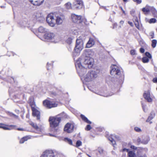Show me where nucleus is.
I'll list each match as a JSON object with an SVG mask.
<instances>
[{
	"label": "nucleus",
	"mask_w": 157,
	"mask_h": 157,
	"mask_svg": "<svg viewBox=\"0 0 157 157\" xmlns=\"http://www.w3.org/2000/svg\"><path fill=\"white\" fill-rule=\"evenodd\" d=\"M94 62L93 58L86 56L79 58L75 63V66L77 71L80 75L83 76L85 72L86 71V68L92 67Z\"/></svg>",
	"instance_id": "1"
},
{
	"label": "nucleus",
	"mask_w": 157,
	"mask_h": 157,
	"mask_svg": "<svg viewBox=\"0 0 157 157\" xmlns=\"http://www.w3.org/2000/svg\"><path fill=\"white\" fill-rule=\"evenodd\" d=\"M61 120V118L60 117H50L49 121L50 122L51 127L53 129L54 132H57L58 130L57 126Z\"/></svg>",
	"instance_id": "2"
},
{
	"label": "nucleus",
	"mask_w": 157,
	"mask_h": 157,
	"mask_svg": "<svg viewBox=\"0 0 157 157\" xmlns=\"http://www.w3.org/2000/svg\"><path fill=\"white\" fill-rule=\"evenodd\" d=\"M83 48V42L80 37L76 40V45L74 50L77 53H79Z\"/></svg>",
	"instance_id": "3"
},
{
	"label": "nucleus",
	"mask_w": 157,
	"mask_h": 157,
	"mask_svg": "<svg viewBox=\"0 0 157 157\" xmlns=\"http://www.w3.org/2000/svg\"><path fill=\"white\" fill-rule=\"evenodd\" d=\"M97 77V74L95 71H90L84 76L85 79L86 81H91L94 80Z\"/></svg>",
	"instance_id": "4"
},
{
	"label": "nucleus",
	"mask_w": 157,
	"mask_h": 157,
	"mask_svg": "<svg viewBox=\"0 0 157 157\" xmlns=\"http://www.w3.org/2000/svg\"><path fill=\"white\" fill-rule=\"evenodd\" d=\"M44 38L45 39L48 40H54L53 41L55 43L58 42L60 40L59 36L58 35H55L52 33H46L44 36Z\"/></svg>",
	"instance_id": "5"
},
{
	"label": "nucleus",
	"mask_w": 157,
	"mask_h": 157,
	"mask_svg": "<svg viewBox=\"0 0 157 157\" xmlns=\"http://www.w3.org/2000/svg\"><path fill=\"white\" fill-rule=\"evenodd\" d=\"M46 21L50 26L54 27L56 24L55 15L52 13L49 14L46 18Z\"/></svg>",
	"instance_id": "6"
},
{
	"label": "nucleus",
	"mask_w": 157,
	"mask_h": 157,
	"mask_svg": "<svg viewBox=\"0 0 157 157\" xmlns=\"http://www.w3.org/2000/svg\"><path fill=\"white\" fill-rule=\"evenodd\" d=\"M111 74L113 76L119 75L121 74L120 68L116 65H113L111 67Z\"/></svg>",
	"instance_id": "7"
},
{
	"label": "nucleus",
	"mask_w": 157,
	"mask_h": 157,
	"mask_svg": "<svg viewBox=\"0 0 157 157\" xmlns=\"http://www.w3.org/2000/svg\"><path fill=\"white\" fill-rule=\"evenodd\" d=\"M75 127V124L73 123H67L64 128V131L67 133H70L73 131Z\"/></svg>",
	"instance_id": "8"
},
{
	"label": "nucleus",
	"mask_w": 157,
	"mask_h": 157,
	"mask_svg": "<svg viewBox=\"0 0 157 157\" xmlns=\"http://www.w3.org/2000/svg\"><path fill=\"white\" fill-rule=\"evenodd\" d=\"M43 104L44 106L49 109L56 107L58 105L56 103L47 100L44 101H43Z\"/></svg>",
	"instance_id": "9"
},
{
	"label": "nucleus",
	"mask_w": 157,
	"mask_h": 157,
	"mask_svg": "<svg viewBox=\"0 0 157 157\" xmlns=\"http://www.w3.org/2000/svg\"><path fill=\"white\" fill-rule=\"evenodd\" d=\"M73 6L76 9H80L83 6V2L81 0H76L73 3Z\"/></svg>",
	"instance_id": "10"
},
{
	"label": "nucleus",
	"mask_w": 157,
	"mask_h": 157,
	"mask_svg": "<svg viewBox=\"0 0 157 157\" xmlns=\"http://www.w3.org/2000/svg\"><path fill=\"white\" fill-rule=\"evenodd\" d=\"M41 157H55V156L52 151L47 150L43 153Z\"/></svg>",
	"instance_id": "11"
},
{
	"label": "nucleus",
	"mask_w": 157,
	"mask_h": 157,
	"mask_svg": "<svg viewBox=\"0 0 157 157\" xmlns=\"http://www.w3.org/2000/svg\"><path fill=\"white\" fill-rule=\"evenodd\" d=\"M55 17L56 18V23L57 25L62 24L64 19V16L60 14H55Z\"/></svg>",
	"instance_id": "12"
},
{
	"label": "nucleus",
	"mask_w": 157,
	"mask_h": 157,
	"mask_svg": "<svg viewBox=\"0 0 157 157\" xmlns=\"http://www.w3.org/2000/svg\"><path fill=\"white\" fill-rule=\"evenodd\" d=\"M71 18L73 21L74 23H80L82 21V17L80 15L72 14L71 15Z\"/></svg>",
	"instance_id": "13"
},
{
	"label": "nucleus",
	"mask_w": 157,
	"mask_h": 157,
	"mask_svg": "<svg viewBox=\"0 0 157 157\" xmlns=\"http://www.w3.org/2000/svg\"><path fill=\"white\" fill-rule=\"evenodd\" d=\"M143 96L148 102H151L152 101V99L150 97V93L149 91H145L143 94Z\"/></svg>",
	"instance_id": "14"
},
{
	"label": "nucleus",
	"mask_w": 157,
	"mask_h": 157,
	"mask_svg": "<svg viewBox=\"0 0 157 157\" xmlns=\"http://www.w3.org/2000/svg\"><path fill=\"white\" fill-rule=\"evenodd\" d=\"M35 16L36 19L38 21L42 22L44 20V17L40 13H36Z\"/></svg>",
	"instance_id": "15"
},
{
	"label": "nucleus",
	"mask_w": 157,
	"mask_h": 157,
	"mask_svg": "<svg viewBox=\"0 0 157 157\" xmlns=\"http://www.w3.org/2000/svg\"><path fill=\"white\" fill-rule=\"evenodd\" d=\"M32 110L33 111V115L34 116H36L37 120L40 119V112L35 108H32Z\"/></svg>",
	"instance_id": "16"
},
{
	"label": "nucleus",
	"mask_w": 157,
	"mask_h": 157,
	"mask_svg": "<svg viewBox=\"0 0 157 157\" xmlns=\"http://www.w3.org/2000/svg\"><path fill=\"white\" fill-rule=\"evenodd\" d=\"M29 1L34 5L39 6L43 3L44 0H29Z\"/></svg>",
	"instance_id": "17"
},
{
	"label": "nucleus",
	"mask_w": 157,
	"mask_h": 157,
	"mask_svg": "<svg viewBox=\"0 0 157 157\" xmlns=\"http://www.w3.org/2000/svg\"><path fill=\"white\" fill-rule=\"evenodd\" d=\"M15 127V126L13 125H10L8 126L2 124H1L0 125V128H2L4 130H10L12 129V128Z\"/></svg>",
	"instance_id": "18"
},
{
	"label": "nucleus",
	"mask_w": 157,
	"mask_h": 157,
	"mask_svg": "<svg viewBox=\"0 0 157 157\" xmlns=\"http://www.w3.org/2000/svg\"><path fill=\"white\" fill-rule=\"evenodd\" d=\"M95 44V42L92 38H90L89 41L87 43L86 47L90 48L93 46Z\"/></svg>",
	"instance_id": "19"
},
{
	"label": "nucleus",
	"mask_w": 157,
	"mask_h": 157,
	"mask_svg": "<svg viewBox=\"0 0 157 157\" xmlns=\"http://www.w3.org/2000/svg\"><path fill=\"white\" fill-rule=\"evenodd\" d=\"M30 124L35 128L38 132L37 133H39L40 131V128L37 126L36 124L33 122H31Z\"/></svg>",
	"instance_id": "20"
},
{
	"label": "nucleus",
	"mask_w": 157,
	"mask_h": 157,
	"mask_svg": "<svg viewBox=\"0 0 157 157\" xmlns=\"http://www.w3.org/2000/svg\"><path fill=\"white\" fill-rule=\"evenodd\" d=\"M155 113L154 112H151V113L150 116L148 117L147 119L146 120V122H149L152 119L155 117Z\"/></svg>",
	"instance_id": "21"
},
{
	"label": "nucleus",
	"mask_w": 157,
	"mask_h": 157,
	"mask_svg": "<svg viewBox=\"0 0 157 157\" xmlns=\"http://www.w3.org/2000/svg\"><path fill=\"white\" fill-rule=\"evenodd\" d=\"M149 140L150 139L149 137H145L144 139L142 140L141 141V143L144 144H146L148 143Z\"/></svg>",
	"instance_id": "22"
},
{
	"label": "nucleus",
	"mask_w": 157,
	"mask_h": 157,
	"mask_svg": "<svg viewBox=\"0 0 157 157\" xmlns=\"http://www.w3.org/2000/svg\"><path fill=\"white\" fill-rule=\"evenodd\" d=\"M39 31L41 33H44L47 31V29L43 26H40L38 29Z\"/></svg>",
	"instance_id": "23"
},
{
	"label": "nucleus",
	"mask_w": 157,
	"mask_h": 157,
	"mask_svg": "<svg viewBox=\"0 0 157 157\" xmlns=\"http://www.w3.org/2000/svg\"><path fill=\"white\" fill-rule=\"evenodd\" d=\"M81 117L82 119L86 122L89 124H91V122L89 121L84 115L81 114Z\"/></svg>",
	"instance_id": "24"
},
{
	"label": "nucleus",
	"mask_w": 157,
	"mask_h": 157,
	"mask_svg": "<svg viewBox=\"0 0 157 157\" xmlns=\"http://www.w3.org/2000/svg\"><path fill=\"white\" fill-rule=\"evenodd\" d=\"M128 157H135V154L133 151H129L128 153Z\"/></svg>",
	"instance_id": "25"
},
{
	"label": "nucleus",
	"mask_w": 157,
	"mask_h": 157,
	"mask_svg": "<svg viewBox=\"0 0 157 157\" xmlns=\"http://www.w3.org/2000/svg\"><path fill=\"white\" fill-rule=\"evenodd\" d=\"M142 10L145 13V14H146L150 12L149 9L147 6L143 8Z\"/></svg>",
	"instance_id": "26"
},
{
	"label": "nucleus",
	"mask_w": 157,
	"mask_h": 157,
	"mask_svg": "<svg viewBox=\"0 0 157 157\" xmlns=\"http://www.w3.org/2000/svg\"><path fill=\"white\" fill-rule=\"evenodd\" d=\"M66 8L68 9H70L71 8V4L70 2H68L65 5Z\"/></svg>",
	"instance_id": "27"
},
{
	"label": "nucleus",
	"mask_w": 157,
	"mask_h": 157,
	"mask_svg": "<svg viewBox=\"0 0 157 157\" xmlns=\"http://www.w3.org/2000/svg\"><path fill=\"white\" fill-rule=\"evenodd\" d=\"M64 140L66 142H67L70 144L71 145H72V142L71 139L67 138H64Z\"/></svg>",
	"instance_id": "28"
},
{
	"label": "nucleus",
	"mask_w": 157,
	"mask_h": 157,
	"mask_svg": "<svg viewBox=\"0 0 157 157\" xmlns=\"http://www.w3.org/2000/svg\"><path fill=\"white\" fill-rule=\"evenodd\" d=\"M142 60L144 63H147L149 62V59L147 57H144L142 58Z\"/></svg>",
	"instance_id": "29"
},
{
	"label": "nucleus",
	"mask_w": 157,
	"mask_h": 157,
	"mask_svg": "<svg viewBox=\"0 0 157 157\" xmlns=\"http://www.w3.org/2000/svg\"><path fill=\"white\" fill-rule=\"evenodd\" d=\"M109 140L111 142L112 144L113 145L114 147V145L116 144V142L111 137H109L108 138Z\"/></svg>",
	"instance_id": "30"
},
{
	"label": "nucleus",
	"mask_w": 157,
	"mask_h": 157,
	"mask_svg": "<svg viewBox=\"0 0 157 157\" xmlns=\"http://www.w3.org/2000/svg\"><path fill=\"white\" fill-rule=\"evenodd\" d=\"M157 43L156 40H152L151 46L153 48L155 47Z\"/></svg>",
	"instance_id": "31"
},
{
	"label": "nucleus",
	"mask_w": 157,
	"mask_h": 157,
	"mask_svg": "<svg viewBox=\"0 0 157 157\" xmlns=\"http://www.w3.org/2000/svg\"><path fill=\"white\" fill-rule=\"evenodd\" d=\"M146 56L149 59H151L152 58L151 55L148 52H146L145 53Z\"/></svg>",
	"instance_id": "32"
},
{
	"label": "nucleus",
	"mask_w": 157,
	"mask_h": 157,
	"mask_svg": "<svg viewBox=\"0 0 157 157\" xmlns=\"http://www.w3.org/2000/svg\"><path fill=\"white\" fill-rule=\"evenodd\" d=\"M82 142L80 140H78L76 143V147H78L82 145Z\"/></svg>",
	"instance_id": "33"
},
{
	"label": "nucleus",
	"mask_w": 157,
	"mask_h": 157,
	"mask_svg": "<svg viewBox=\"0 0 157 157\" xmlns=\"http://www.w3.org/2000/svg\"><path fill=\"white\" fill-rule=\"evenodd\" d=\"M156 20L155 18H152L150 19L149 22L150 23H155L156 22Z\"/></svg>",
	"instance_id": "34"
},
{
	"label": "nucleus",
	"mask_w": 157,
	"mask_h": 157,
	"mask_svg": "<svg viewBox=\"0 0 157 157\" xmlns=\"http://www.w3.org/2000/svg\"><path fill=\"white\" fill-rule=\"evenodd\" d=\"M98 151L100 154H101L103 153V150L101 148H98Z\"/></svg>",
	"instance_id": "35"
},
{
	"label": "nucleus",
	"mask_w": 157,
	"mask_h": 157,
	"mask_svg": "<svg viewBox=\"0 0 157 157\" xmlns=\"http://www.w3.org/2000/svg\"><path fill=\"white\" fill-rule=\"evenodd\" d=\"M66 42L68 44H70L72 43V39L71 38H68L66 41Z\"/></svg>",
	"instance_id": "36"
},
{
	"label": "nucleus",
	"mask_w": 157,
	"mask_h": 157,
	"mask_svg": "<svg viewBox=\"0 0 157 157\" xmlns=\"http://www.w3.org/2000/svg\"><path fill=\"white\" fill-rule=\"evenodd\" d=\"M130 54L132 55H134L136 54V51L134 50H132L130 51Z\"/></svg>",
	"instance_id": "37"
},
{
	"label": "nucleus",
	"mask_w": 157,
	"mask_h": 157,
	"mask_svg": "<svg viewBox=\"0 0 157 157\" xmlns=\"http://www.w3.org/2000/svg\"><path fill=\"white\" fill-rule=\"evenodd\" d=\"M134 129L137 132H140L141 131V129L138 127H135Z\"/></svg>",
	"instance_id": "38"
},
{
	"label": "nucleus",
	"mask_w": 157,
	"mask_h": 157,
	"mask_svg": "<svg viewBox=\"0 0 157 157\" xmlns=\"http://www.w3.org/2000/svg\"><path fill=\"white\" fill-rule=\"evenodd\" d=\"M91 127L90 125L89 124L87 125L86 129V130H89L91 129Z\"/></svg>",
	"instance_id": "39"
},
{
	"label": "nucleus",
	"mask_w": 157,
	"mask_h": 157,
	"mask_svg": "<svg viewBox=\"0 0 157 157\" xmlns=\"http://www.w3.org/2000/svg\"><path fill=\"white\" fill-rule=\"evenodd\" d=\"M135 13V11L134 10H132L131 11H130V13L131 15L133 16H134V13Z\"/></svg>",
	"instance_id": "40"
},
{
	"label": "nucleus",
	"mask_w": 157,
	"mask_h": 157,
	"mask_svg": "<svg viewBox=\"0 0 157 157\" xmlns=\"http://www.w3.org/2000/svg\"><path fill=\"white\" fill-rule=\"evenodd\" d=\"M134 2H136L138 4H140L141 2V0H133Z\"/></svg>",
	"instance_id": "41"
},
{
	"label": "nucleus",
	"mask_w": 157,
	"mask_h": 157,
	"mask_svg": "<svg viewBox=\"0 0 157 157\" xmlns=\"http://www.w3.org/2000/svg\"><path fill=\"white\" fill-rule=\"evenodd\" d=\"M135 25L136 27L138 29H139V25L138 24V22L137 21L136 23H135Z\"/></svg>",
	"instance_id": "42"
},
{
	"label": "nucleus",
	"mask_w": 157,
	"mask_h": 157,
	"mask_svg": "<svg viewBox=\"0 0 157 157\" xmlns=\"http://www.w3.org/2000/svg\"><path fill=\"white\" fill-rule=\"evenodd\" d=\"M10 116H13L15 118H18V116H17L16 115H15L13 114H12V113L10 114Z\"/></svg>",
	"instance_id": "43"
},
{
	"label": "nucleus",
	"mask_w": 157,
	"mask_h": 157,
	"mask_svg": "<svg viewBox=\"0 0 157 157\" xmlns=\"http://www.w3.org/2000/svg\"><path fill=\"white\" fill-rule=\"evenodd\" d=\"M153 82L154 83H157V78H153Z\"/></svg>",
	"instance_id": "44"
},
{
	"label": "nucleus",
	"mask_w": 157,
	"mask_h": 157,
	"mask_svg": "<svg viewBox=\"0 0 157 157\" xmlns=\"http://www.w3.org/2000/svg\"><path fill=\"white\" fill-rule=\"evenodd\" d=\"M140 52L141 53H143L144 52V49L143 48H141L140 49Z\"/></svg>",
	"instance_id": "45"
},
{
	"label": "nucleus",
	"mask_w": 157,
	"mask_h": 157,
	"mask_svg": "<svg viewBox=\"0 0 157 157\" xmlns=\"http://www.w3.org/2000/svg\"><path fill=\"white\" fill-rule=\"evenodd\" d=\"M25 141L24 139L22 138L20 140V143L21 144H23L24 142Z\"/></svg>",
	"instance_id": "46"
},
{
	"label": "nucleus",
	"mask_w": 157,
	"mask_h": 157,
	"mask_svg": "<svg viewBox=\"0 0 157 157\" xmlns=\"http://www.w3.org/2000/svg\"><path fill=\"white\" fill-rule=\"evenodd\" d=\"M89 52H90L85 51V52H84V53L83 56L84 55H86L87 54H89Z\"/></svg>",
	"instance_id": "47"
},
{
	"label": "nucleus",
	"mask_w": 157,
	"mask_h": 157,
	"mask_svg": "<svg viewBox=\"0 0 157 157\" xmlns=\"http://www.w3.org/2000/svg\"><path fill=\"white\" fill-rule=\"evenodd\" d=\"M120 8H121V10L122 11L123 13L125 15H126V13H125V11L123 10V8L121 7H120Z\"/></svg>",
	"instance_id": "48"
},
{
	"label": "nucleus",
	"mask_w": 157,
	"mask_h": 157,
	"mask_svg": "<svg viewBox=\"0 0 157 157\" xmlns=\"http://www.w3.org/2000/svg\"><path fill=\"white\" fill-rule=\"evenodd\" d=\"M128 23L131 26H133V23L130 21H128Z\"/></svg>",
	"instance_id": "49"
},
{
	"label": "nucleus",
	"mask_w": 157,
	"mask_h": 157,
	"mask_svg": "<svg viewBox=\"0 0 157 157\" xmlns=\"http://www.w3.org/2000/svg\"><path fill=\"white\" fill-rule=\"evenodd\" d=\"M24 140L25 141H27L28 139V137L27 136L23 138Z\"/></svg>",
	"instance_id": "50"
},
{
	"label": "nucleus",
	"mask_w": 157,
	"mask_h": 157,
	"mask_svg": "<svg viewBox=\"0 0 157 157\" xmlns=\"http://www.w3.org/2000/svg\"><path fill=\"white\" fill-rule=\"evenodd\" d=\"M123 151H126L127 152H128V151H129V150L128 149L124 148L123 149Z\"/></svg>",
	"instance_id": "51"
},
{
	"label": "nucleus",
	"mask_w": 157,
	"mask_h": 157,
	"mask_svg": "<svg viewBox=\"0 0 157 157\" xmlns=\"http://www.w3.org/2000/svg\"><path fill=\"white\" fill-rule=\"evenodd\" d=\"M117 26V24L116 23H115L113 24V29L115 28H116Z\"/></svg>",
	"instance_id": "52"
},
{
	"label": "nucleus",
	"mask_w": 157,
	"mask_h": 157,
	"mask_svg": "<svg viewBox=\"0 0 157 157\" xmlns=\"http://www.w3.org/2000/svg\"><path fill=\"white\" fill-rule=\"evenodd\" d=\"M124 23V21H121L120 22V23L121 25H122Z\"/></svg>",
	"instance_id": "53"
},
{
	"label": "nucleus",
	"mask_w": 157,
	"mask_h": 157,
	"mask_svg": "<svg viewBox=\"0 0 157 157\" xmlns=\"http://www.w3.org/2000/svg\"><path fill=\"white\" fill-rule=\"evenodd\" d=\"M137 141L138 142H140L141 141L140 139V138H138L137 140Z\"/></svg>",
	"instance_id": "54"
},
{
	"label": "nucleus",
	"mask_w": 157,
	"mask_h": 157,
	"mask_svg": "<svg viewBox=\"0 0 157 157\" xmlns=\"http://www.w3.org/2000/svg\"><path fill=\"white\" fill-rule=\"evenodd\" d=\"M17 130L20 131H23V130L22 128H18Z\"/></svg>",
	"instance_id": "55"
},
{
	"label": "nucleus",
	"mask_w": 157,
	"mask_h": 157,
	"mask_svg": "<svg viewBox=\"0 0 157 157\" xmlns=\"http://www.w3.org/2000/svg\"><path fill=\"white\" fill-rule=\"evenodd\" d=\"M131 147L132 148H133V149H136V147L135 148V146H131Z\"/></svg>",
	"instance_id": "56"
},
{
	"label": "nucleus",
	"mask_w": 157,
	"mask_h": 157,
	"mask_svg": "<svg viewBox=\"0 0 157 157\" xmlns=\"http://www.w3.org/2000/svg\"><path fill=\"white\" fill-rule=\"evenodd\" d=\"M142 107H143V109L144 110V106L142 103Z\"/></svg>",
	"instance_id": "57"
},
{
	"label": "nucleus",
	"mask_w": 157,
	"mask_h": 157,
	"mask_svg": "<svg viewBox=\"0 0 157 157\" xmlns=\"http://www.w3.org/2000/svg\"><path fill=\"white\" fill-rule=\"evenodd\" d=\"M123 1L124 2H126L128 1V0H123Z\"/></svg>",
	"instance_id": "58"
},
{
	"label": "nucleus",
	"mask_w": 157,
	"mask_h": 157,
	"mask_svg": "<svg viewBox=\"0 0 157 157\" xmlns=\"http://www.w3.org/2000/svg\"><path fill=\"white\" fill-rule=\"evenodd\" d=\"M50 136H54V135H52V134H50Z\"/></svg>",
	"instance_id": "59"
},
{
	"label": "nucleus",
	"mask_w": 157,
	"mask_h": 157,
	"mask_svg": "<svg viewBox=\"0 0 157 157\" xmlns=\"http://www.w3.org/2000/svg\"><path fill=\"white\" fill-rule=\"evenodd\" d=\"M150 124L151 123H152V122H151V121L150 122Z\"/></svg>",
	"instance_id": "60"
},
{
	"label": "nucleus",
	"mask_w": 157,
	"mask_h": 157,
	"mask_svg": "<svg viewBox=\"0 0 157 157\" xmlns=\"http://www.w3.org/2000/svg\"><path fill=\"white\" fill-rule=\"evenodd\" d=\"M154 157H157V155H155Z\"/></svg>",
	"instance_id": "61"
},
{
	"label": "nucleus",
	"mask_w": 157,
	"mask_h": 157,
	"mask_svg": "<svg viewBox=\"0 0 157 157\" xmlns=\"http://www.w3.org/2000/svg\"><path fill=\"white\" fill-rule=\"evenodd\" d=\"M153 38V36H152V37H151V38Z\"/></svg>",
	"instance_id": "62"
},
{
	"label": "nucleus",
	"mask_w": 157,
	"mask_h": 157,
	"mask_svg": "<svg viewBox=\"0 0 157 157\" xmlns=\"http://www.w3.org/2000/svg\"><path fill=\"white\" fill-rule=\"evenodd\" d=\"M59 116V115H57V117H58V116Z\"/></svg>",
	"instance_id": "63"
},
{
	"label": "nucleus",
	"mask_w": 157,
	"mask_h": 157,
	"mask_svg": "<svg viewBox=\"0 0 157 157\" xmlns=\"http://www.w3.org/2000/svg\"><path fill=\"white\" fill-rule=\"evenodd\" d=\"M1 8H2V7H3V6H1Z\"/></svg>",
	"instance_id": "64"
}]
</instances>
